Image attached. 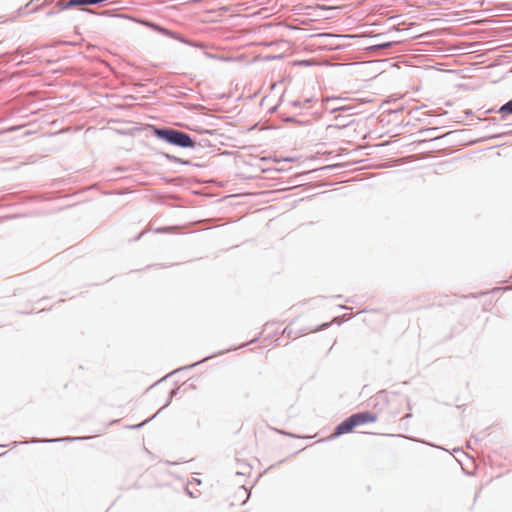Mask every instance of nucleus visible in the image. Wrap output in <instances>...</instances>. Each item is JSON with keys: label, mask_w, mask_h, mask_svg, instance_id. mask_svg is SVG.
<instances>
[{"label": "nucleus", "mask_w": 512, "mask_h": 512, "mask_svg": "<svg viewBox=\"0 0 512 512\" xmlns=\"http://www.w3.org/2000/svg\"><path fill=\"white\" fill-rule=\"evenodd\" d=\"M356 428V425L353 421L352 416H348L343 421H341L334 428L332 434L328 437V440H334L344 434L352 432Z\"/></svg>", "instance_id": "3"}, {"label": "nucleus", "mask_w": 512, "mask_h": 512, "mask_svg": "<svg viewBox=\"0 0 512 512\" xmlns=\"http://www.w3.org/2000/svg\"><path fill=\"white\" fill-rule=\"evenodd\" d=\"M278 433L280 434H283V435H286V436H289V437H294V438H299V436L293 434V433H290V432H287V431H284V430H276Z\"/></svg>", "instance_id": "22"}, {"label": "nucleus", "mask_w": 512, "mask_h": 512, "mask_svg": "<svg viewBox=\"0 0 512 512\" xmlns=\"http://www.w3.org/2000/svg\"><path fill=\"white\" fill-rule=\"evenodd\" d=\"M197 146H199L201 148H207V147H211L212 144L208 139H201L199 142H197Z\"/></svg>", "instance_id": "17"}, {"label": "nucleus", "mask_w": 512, "mask_h": 512, "mask_svg": "<svg viewBox=\"0 0 512 512\" xmlns=\"http://www.w3.org/2000/svg\"><path fill=\"white\" fill-rule=\"evenodd\" d=\"M250 343H245L241 347H247Z\"/></svg>", "instance_id": "38"}, {"label": "nucleus", "mask_w": 512, "mask_h": 512, "mask_svg": "<svg viewBox=\"0 0 512 512\" xmlns=\"http://www.w3.org/2000/svg\"><path fill=\"white\" fill-rule=\"evenodd\" d=\"M494 111L501 115V119H505L507 115H512V98Z\"/></svg>", "instance_id": "9"}, {"label": "nucleus", "mask_w": 512, "mask_h": 512, "mask_svg": "<svg viewBox=\"0 0 512 512\" xmlns=\"http://www.w3.org/2000/svg\"><path fill=\"white\" fill-rule=\"evenodd\" d=\"M450 133H451V132H449V133H446V134H444V135H441V138H444V137H447V136H449V134H450Z\"/></svg>", "instance_id": "33"}, {"label": "nucleus", "mask_w": 512, "mask_h": 512, "mask_svg": "<svg viewBox=\"0 0 512 512\" xmlns=\"http://www.w3.org/2000/svg\"><path fill=\"white\" fill-rule=\"evenodd\" d=\"M450 133H451V132H449V133H446V134H444V135H441V138H444V137H447V136H449V134H450Z\"/></svg>", "instance_id": "32"}, {"label": "nucleus", "mask_w": 512, "mask_h": 512, "mask_svg": "<svg viewBox=\"0 0 512 512\" xmlns=\"http://www.w3.org/2000/svg\"><path fill=\"white\" fill-rule=\"evenodd\" d=\"M397 42L396 41H386V42H383V43H380V44H376V45H372L371 46V49L372 50H378V49H388L394 45H396Z\"/></svg>", "instance_id": "11"}, {"label": "nucleus", "mask_w": 512, "mask_h": 512, "mask_svg": "<svg viewBox=\"0 0 512 512\" xmlns=\"http://www.w3.org/2000/svg\"><path fill=\"white\" fill-rule=\"evenodd\" d=\"M160 414V411H157L152 417L138 423V424H135V425H131V426H128V428L130 429H140L142 428L143 426H145L147 423H149L151 420H153L154 418H156L158 415Z\"/></svg>", "instance_id": "12"}, {"label": "nucleus", "mask_w": 512, "mask_h": 512, "mask_svg": "<svg viewBox=\"0 0 512 512\" xmlns=\"http://www.w3.org/2000/svg\"><path fill=\"white\" fill-rule=\"evenodd\" d=\"M227 351H228V350H222V351H219V352H217V353H214V354H212V355H210V356H206V357H204L203 359H201V360H199V361H197V362H195V363H192V364H190V365H186V366H184V367H182V368H179V369H177V370L173 371L171 374H174V373H176V372H178V371H180V370L192 369V368H194V367H196V366H198V365H200V364H202V363H204V362H207L209 359L214 358V357H215V356H217V355H223V354H225Z\"/></svg>", "instance_id": "6"}, {"label": "nucleus", "mask_w": 512, "mask_h": 512, "mask_svg": "<svg viewBox=\"0 0 512 512\" xmlns=\"http://www.w3.org/2000/svg\"><path fill=\"white\" fill-rule=\"evenodd\" d=\"M180 388H181V387H177V388L171 389V390L169 391V394H168V395L173 399L175 396H177V395H178V393H179V391H180Z\"/></svg>", "instance_id": "20"}, {"label": "nucleus", "mask_w": 512, "mask_h": 512, "mask_svg": "<svg viewBox=\"0 0 512 512\" xmlns=\"http://www.w3.org/2000/svg\"><path fill=\"white\" fill-rule=\"evenodd\" d=\"M466 114H467V115H471V114H472V111H471V110H467V111H466Z\"/></svg>", "instance_id": "37"}, {"label": "nucleus", "mask_w": 512, "mask_h": 512, "mask_svg": "<svg viewBox=\"0 0 512 512\" xmlns=\"http://www.w3.org/2000/svg\"><path fill=\"white\" fill-rule=\"evenodd\" d=\"M313 100V98H306L304 101L301 100H294L291 102V104L299 109H304L308 103H310Z\"/></svg>", "instance_id": "13"}, {"label": "nucleus", "mask_w": 512, "mask_h": 512, "mask_svg": "<svg viewBox=\"0 0 512 512\" xmlns=\"http://www.w3.org/2000/svg\"><path fill=\"white\" fill-rule=\"evenodd\" d=\"M507 134H509V132L503 131V132H500V133H497V134H493V135L484 137L482 139V141L493 140V139H500V138H503L504 136H506Z\"/></svg>", "instance_id": "14"}, {"label": "nucleus", "mask_w": 512, "mask_h": 512, "mask_svg": "<svg viewBox=\"0 0 512 512\" xmlns=\"http://www.w3.org/2000/svg\"><path fill=\"white\" fill-rule=\"evenodd\" d=\"M447 113H448L447 111H442V113H441L440 115H445V114H447ZM426 114H428V115H432V113H431V112H427ZM436 115H437V114L433 113V116H436Z\"/></svg>", "instance_id": "28"}, {"label": "nucleus", "mask_w": 512, "mask_h": 512, "mask_svg": "<svg viewBox=\"0 0 512 512\" xmlns=\"http://www.w3.org/2000/svg\"><path fill=\"white\" fill-rule=\"evenodd\" d=\"M152 135L168 145L183 148L195 149L197 141L190 134L168 126L151 125Z\"/></svg>", "instance_id": "1"}, {"label": "nucleus", "mask_w": 512, "mask_h": 512, "mask_svg": "<svg viewBox=\"0 0 512 512\" xmlns=\"http://www.w3.org/2000/svg\"><path fill=\"white\" fill-rule=\"evenodd\" d=\"M89 436H79V437H73V436H66V437H59V438H32L28 441H26V444L30 443H59V442H75V441H83L86 439H89Z\"/></svg>", "instance_id": "4"}, {"label": "nucleus", "mask_w": 512, "mask_h": 512, "mask_svg": "<svg viewBox=\"0 0 512 512\" xmlns=\"http://www.w3.org/2000/svg\"><path fill=\"white\" fill-rule=\"evenodd\" d=\"M160 155L162 157H164L165 159H167L168 161L173 162V163L186 165V166L192 165V162L190 160L183 159V158L177 157L175 155H172V154H169L166 152H161Z\"/></svg>", "instance_id": "8"}, {"label": "nucleus", "mask_w": 512, "mask_h": 512, "mask_svg": "<svg viewBox=\"0 0 512 512\" xmlns=\"http://www.w3.org/2000/svg\"><path fill=\"white\" fill-rule=\"evenodd\" d=\"M172 400L173 399L168 395L165 404L158 411L161 413L163 409L167 408L171 404Z\"/></svg>", "instance_id": "21"}, {"label": "nucleus", "mask_w": 512, "mask_h": 512, "mask_svg": "<svg viewBox=\"0 0 512 512\" xmlns=\"http://www.w3.org/2000/svg\"><path fill=\"white\" fill-rule=\"evenodd\" d=\"M340 101V98H331V99H328L327 103H326V107L327 109H330L331 112H335V111H338V110H350L349 107H346V106H336V102Z\"/></svg>", "instance_id": "10"}, {"label": "nucleus", "mask_w": 512, "mask_h": 512, "mask_svg": "<svg viewBox=\"0 0 512 512\" xmlns=\"http://www.w3.org/2000/svg\"><path fill=\"white\" fill-rule=\"evenodd\" d=\"M195 132L199 133V134H209V135H214L217 133V130H211V129H204V128H201V127H197V128H194L193 129Z\"/></svg>", "instance_id": "15"}, {"label": "nucleus", "mask_w": 512, "mask_h": 512, "mask_svg": "<svg viewBox=\"0 0 512 512\" xmlns=\"http://www.w3.org/2000/svg\"><path fill=\"white\" fill-rule=\"evenodd\" d=\"M168 230V227H159L155 230L156 233H164Z\"/></svg>", "instance_id": "24"}, {"label": "nucleus", "mask_w": 512, "mask_h": 512, "mask_svg": "<svg viewBox=\"0 0 512 512\" xmlns=\"http://www.w3.org/2000/svg\"><path fill=\"white\" fill-rule=\"evenodd\" d=\"M499 120H501V117L499 119L494 117V118L491 119V123L492 124H497Z\"/></svg>", "instance_id": "27"}, {"label": "nucleus", "mask_w": 512, "mask_h": 512, "mask_svg": "<svg viewBox=\"0 0 512 512\" xmlns=\"http://www.w3.org/2000/svg\"><path fill=\"white\" fill-rule=\"evenodd\" d=\"M439 130V127H430V128H426L424 129L423 131H426V132H433V131H437Z\"/></svg>", "instance_id": "25"}, {"label": "nucleus", "mask_w": 512, "mask_h": 512, "mask_svg": "<svg viewBox=\"0 0 512 512\" xmlns=\"http://www.w3.org/2000/svg\"><path fill=\"white\" fill-rule=\"evenodd\" d=\"M338 166H339L338 164H330V165H325L323 167H320L318 170L329 171V170H333V169L337 168Z\"/></svg>", "instance_id": "18"}, {"label": "nucleus", "mask_w": 512, "mask_h": 512, "mask_svg": "<svg viewBox=\"0 0 512 512\" xmlns=\"http://www.w3.org/2000/svg\"><path fill=\"white\" fill-rule=\"evenodd\" d=\"M137 22L142 24V25H144L145 27H147L148 29H150L153 32H156L158 34H161V35H164L166 37L172 38V39L177 40V41H179L181 43H184L186 45H189V46H192V47H197V48H200V49L204 48V44L203 43H196L194 41H191L188 38H186L185 36L175 32V31L169 30L166 27H164V26H162V25H160V24H158L156 22H153L151 20H148V19H138Z\"/></svg>", "instance_id": "2"}, {"label": "nucleus", "mask_w": 512, "mask_h": 512, "mask_svg": "<svg viewBox=\"0 0 512 512\" xmlns=\"http://www.w3.org/2000/svg\"><path fill=\"white\" fill-rule=\"evenodd\" d=\"M115 422H117V420L111 421V423H110L109 425H112V424H114Z\"/></svg>", "instance_id": "39"}, {"label": "nucleus", "mask_w": 512, "mask_h": 512, "mask_svg": "<svg viewBox=\"0 0 512 512\" xmlns=\"http://www.w3.org/2000/svg\"><path fill=\"white\" fill-rule=\"evenodd\" d=\"M28 54H30V52H29V51H27V52H22V53H21V55H22L23 57H24V56H26V55H28Z\"/></svg>", "instance_id": "30"}, {"label": "nucleus", "mask_w": 512, "mask_h": 512, "mask_svg": "<svg viewBox=\"0 0 512 512\" xmlns=\"http://www.w3.org/2000/svg\"><path fill=\"white\" fill-rule=\"evenodd\" d=\"M511 125H512L511 123H506V124H504L503 126H504L505 128H508V127H509V126H511Z\"/></svg>", "instance_id": "31"}, {"label": "nucleus", "mask_w": 512, "mask_h": 512, "mask_svg": "<svg viewBox=\"0 0 512 512\" xmlns=\"http://www.w3.org/2000/svg\"><path fill=\"white\" fill-rule=\"evenodd\" d=\"M185 386H188V387H189V388H191V389H195V388H196L194 384H187V382H184V383L181 385V387H185Z\"/></svg>", "instance_id": "26"}, {"label": "nucleus", "mask_w": 512, "mask_h": 512, "mask_svg": "<svg viewBox=\"0 0 512 512\" xmlns=\"http://www.w3.org/2000/svg\"><path fill=\"white\" fill-rule=\"evenodd\" d=\"M258 340V337H255L250 343H255Z\"/></svg>", "instance_id": "36"}, {"label": "nucleus", "mask_w": 512, "mask_h": 512, "mask_svg": "<svg viewBox=\"0 0 512 512\" xmlns=\"http://www.w3.org/2000/svg\"><path fill=\"white\" fill-rule=\"evenodd\" d=\"M241 488L245 490V492L248 494V497H249V496H250V491H247V489L245 488V486H242Z\"/></svg>", "instance_id": "29"}, {"label": "nucleus", "mask_w": 512, "mask_h": 512, "mask_svg": "<svg viewBox=\"0 0 512 512\" xmlns=\"http://www.w3.org/2000/svg\"><path fill=\"white\" fill-rule=\"evenodd\" d=\"M351 416L356 427L367 423H373L377 420V414L368 410L353 413Z\"/></svg>", "instance_id": "5"}, {"label": "nucleus", "mask_w": 512, "mask_h": 512, "mask_svg": "<svg viewBox=\"0 0 512 512\" xmlns=\"http://www.w3.org/2000/svg\"><path fill=\"white\" fill-rule=\"evenodd\" d=\"M281 120L286 123H296L298 125H300L302 123L300 121H297L294 116H287V117L281 116Z\"/></svg>", "instance_id": "16"}, {"label": "nucleus", "mask_w": 512, "mask_h": 512, "mask_svg": "<svg viewBox=\"0 0 512 512\" xmlns=\"http://www.w3.org/2000/svg\"><path fill=\"white\" fill-rule=\"evenodd\" d=\"M450 133H451V132H449V133H446V134H444V135H441V138H444V137H447V136H449V134H450Z\"/></svg>", "instance_id": "34"}, {"label": "nucleus", "mask_w": 512, "mask_h": 512, "mask_svg": "<svg viewBox=\"0 0 512 512\" xmlns=\"http://www.w3.org/2000/svg\"><path fill=\"white\" fill-rule=\"evenodd\" d=\"M329 326H330V323L329 322H325V323H322V324L318 325L313 331L314 332L322 331V330L328 328Z\"/></svg>", "instance_id": "19"}, {"label": "nucleus", "mask_w": 512, "mask_h": 512, "mask_svg": "<svg viewBox=\"0 0 512 512\" xmlns=\"http://www.w3.org/2000/svg\"><path fill=\"white\" fill-rule=\"evenodd\" d=\"M280 103H277L276 105L272 106L271 108H269L268 110V113L269 114H273L277 111L278 107H279Z\"/></svg>", "instance_id": "23"}, {"label": "nucleus", "mask_w": 512, "mask_h": 512, "mask_svg": "<svg viewBox=\"0 0 512 512\" xmlns=\"http://www.w3.org/2000/svg\"><path fill=\"white\" fill-rule=\"evenodd\" d=\"M82 5L83 2L81 0H68L66 2H58L55 8H57V12H61Z\"/></svg>", "instance_id": "7"}, {"label": "nucleus", "mask_w": 512, "mask_h": 512, "mask_svg": "<svg viewBox=\"0 0 512 512\" xmlns=\"http://www.w3.org/2000/svg\"><path fill=\"white\" fill-rule=\"evenodd\" d=\"M382 36H383V34H382V33H379V34H377L375 37H376V38H380V37H382Z\"/></svg>", "instance_id": "35"}]
</instances>
